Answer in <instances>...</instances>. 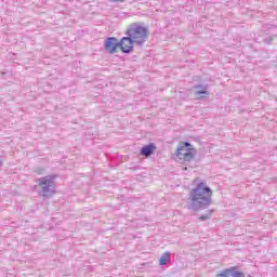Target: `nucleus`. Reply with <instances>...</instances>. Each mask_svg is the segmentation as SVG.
<instances>
[{
  "mask_svg": "<svg viewBox=\"0 0 277 277\" xmlns=\"http://www.w3.org/2000/svg\"><path fill=\"white\" fill-rule=\"evenodd\" d=\"M212 196L213 190H211V187L207 186L205 182H200L189 192L188 200H190V205L188 209L190 211H205V209H209L213 202Z\"/></svg>",
  "mask_w": 277,
  "mask_h": 277,
  "instance_id": "obj_1",
  "label": "nucleus"
},
{
  "mask_svg": "<svg viewBox=\"0 0 277 277\" xmlns=\"http://www.w3.org/2000/svg\"><path fill=\"white\" fill-rule=\"evenodd\" d=\"M126 36L128 37H123V40H126V42H129L128 47H133V44L142 47V44H144L146 40H148L150 31L147 27H144L137 23H133L127 29Z\"/></svg>",
  "mask_w": 277,
  "mask_h": 277,
  "instance_id": "obj_2",
  "label": "nucleus"
},
{
  "mask_svg": "<svg viewBox=\"0 0 277 277\" xmlns=\"http://www.w3.org/2000/svg\"><path fill=\"white\" fill-rule=\"evenodd\" d=\"M55 179H57V175L50 174L36 181L37 185L35 187H40L39 196L42 198H53L55 196Z\"/></svg>",
  "mask_w": 277,
  "mask_h": 277,
  "instance_id": "obj_3",
  "label": "nucleus"
},
{
  "mask_svg": "<svg viewBox=\"0 0 277 277\" xmlns=\"http://www.w3.org/2000/svg\"><path fill=\"white\" fill-rule=\"evenodd\" d=\"M104 49L106 53H109L110 55L117 53L118 49H121L122 53H126L127 55H129V53H133V47L127 45V40H124V37H122L120 41L116 37L106 38Z\"/></svg>",
  "mask_w": 277,
  "mask_h": 277,
  "instance_id": "obj_4",
  "label": "nucleus"
},
{
  "mask_svg": "<svg viewBox=\"0 0 277 277\" xmlns=\"http://www.w3.org/2000/svg\"><path fill=\"white\" fill-rule=\"evenodd\" d=\"M190 146L192 143L189 142L181 143L175 153L177 159L181 161H193L195 155L192 153L194 149L189 148Z\"/></svg>",
  "mask_w": 277,
  "mask_h": 277,
  "instance_id": "obj_5",
  "label": "nucleus"
},
{
  "mask_svg": "<svg viewBox=\"0 0 277 277\" xmlns=\"http://www.w3.org/2000/svg\"><path fill=\"white\" fill-rule=\"evenodd\" d=\"M216 277H246L243 272H239V267L232 266L229 268L223 269Z\"/></svg>",
  "mask_w": 277,
  "mask_h": 277,
  "instance_id": "obj_6",
  "label": "nucleus"
},
{
  "mask_svg": "<svg viewBox=\"0 0 277 277\" xmlns=\"http://www.w3.org/2000/svg\"><path fill=\"white\" fill-rule=\"evenodd\" d=\"M195 96H202V98H207L209 96V84H196L194 87Z\"/></svg>",
  "mask_w": 277,
  "mask_h": 277,
  "instance_id": "obj_7",
  "label": "nucleus"
},
{
  "mask_svg": "<svg viewBox=\"0 0 277 277\" xmlns=\"http://www.w3.org/2000/svg\"><path fill=\"white\" fill-rule=\"evenodd\" d=\"M155 150H157L155 143H149L141 148L140 155H142V157H150L155 154Z\"/></svg>",
  "mask_w": 277,
  "mask_h": 277,
  "instance_id": "obj_8",
  "label": "nucleus"
},
{
  "mask_svg": "<svg viewBox=\"0 0 277 277\" xmlns=\"http://www.w3.org/2000/svg\"><path fill=\"white\" fill-rule=\"evenodd\" d=\"M170 259V252H164L161 256H160V262L159 265H168V260Z\"/></svg>",
  "mask_w": 277,
  "mask_h": 277,
  "instance_id": "obj_9",
  "label": "nucleus"
},
{
  "mask_svg": "<svg viewBox=\"0 0 277 277\" xmlns=\"http://www.w3.org/2000/svg\"><path fill=\"white\" fill-rule=\"evenodd\" d=\"M211 215H213V210H208V211L206 212V214L199 216V220H200L201 222H205V221H207V220H211Z\"/></svg>",
  "mask_w": 277,
  "mask_h": 277,
  "instance_id": "obj_10",
  "label": "nucleus"
},
{
  "mask_svg": "<svg viewBox=\"0 0 277 277\" xmlns=\"http://www.w3.org/2000/svg\"><path fill=\"white\" fill-rule=\"evenodd\" d=\"M113 3H124L127 0H110Z\"/></svg>",
  "mask_w": 277,
  "mask_h": 277,
  "instance_id": "obj_11",
  "label": "nucleus"
},
{
  "mask_svg": "<svg viewBox=\"0 0 277 277\" xmlns=\"http://www.w3.org/2000/svg\"><path fill=\"white\" fill-rule=\"evenodd\" d=\"M266 44H272V37L265 39Z\"/></svg>",
  "mask_w": 277,
  "mask_h": 277,
  "instance_id": "obj_12",
  "label": "nucleus"
},
{
  "mask_svg": "<svg viewBox=\"0 0 277 277\" xmlns=\"http://www.w3.org/2000/svg\"><path fill=\"white\" fill-rule=\"evenodd\" d=\"M126 45L129 47V41H126Z\"/></svg>",
  "mask_w": 277,
  "mask_h": 277,
  "instance_id": "obj_13",
  "label": "nucleus"
}]
</instances>
